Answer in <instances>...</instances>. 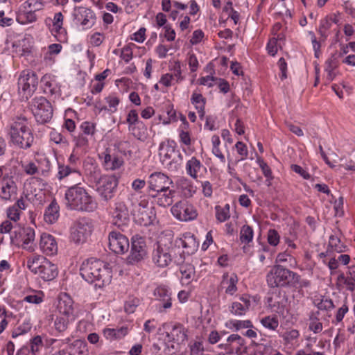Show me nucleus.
<instances>
[{
  "label": "nucleus",
  "instance_id": "obj_1",
  "mask_svg": "<svg viewBox=\"0 0 355 355\" xmlns=\"http://www.w3.org/2000/svg\"><path fill=\"white\" fill-rule=\"evenodd\" d=\"M80 271L83 278L91 284L95 283L96 287L103 288L111 282V268L99 259L91 258L84 261Z\"/></svg>",
  "mask_w": 355,
  "mask_h": 355
},
{
  "label": "nucleus",
  "instance_id": "obj_2",
  "mask_svg": "<svg viewBox=\"0 0 355 355\" xmlns=\"http://www.w3.org/2000/svg\"><path fill=\"white\" fill-rule=\"evenodd\" d=\"M67 205L71 209L80 211L92 212L97 208L96 202L81 187H70L65 193Z\"/></svg>",
  "mask_w": 355,
  "mask_h": 355
},
{
  "label": "nucleus",
  "instance_id": "obj_3",
  "mask_svg": "<svg viewBox=\"0 0 355 355\" xmlns=\"http://www.w3.org/2000/svg\"><path fill=\"white\" fill-rule=\"evenodd\" d=\"M299 280L297 273L282 265H275L267 275V283L271 288L296 287Z\"/></svg>",
  "mask_w": 355,
  "mask_h": 355
},
{
  "label": "nucleus",
  "instance_id": "obj_4",
  "mask_svg": "<svg viewBox=\"0 0 355 355\" xmlns=\"http://www.w3.org/2000/svg\"><path fill=\"white\" fill-rule=\"evenodd\" d=\"M28 104V110L38 123H44L51 119L53 110L51 103L44 97L33 98Z\"/></svg>",
  "mask_w": 355,
  "mask_h": 355
},
{
  "label": "nucleus",
  "instance_id": "obj_5",
  "mask_svg": "<svg viewBox=\"0 0 355 355\" xmlns=\"http://www.w3.org/2000/svg\"><path fill=\"white\" fill-rule=\"evenodd\" d=\"M118 180L114 175H104L96 182V191L106 201L113 197L117 187Z\"/></svg>",
  "mask_w": 355,
  "mask_h": 355
},
{
  "label": "nucleus",
  "instance_id": "obj_6",
  "mask_svg": "<svg viewBox=\"0 0 355 355\" xmlns=\"http://www.w3.org/2000/svg\"><path fill=\"white\" fill-rule=\"evenodd\" d=\"M172 214L181 221H188L195 219L197 216V211L194 207L182 200L175 203L171 208Z\"/></svg>",
  "mask_w": 355,
  "mask_h": 355
},
{
  "label": "nucleus",
  "instance_id": "obj_7",
  "mask_svg": "<svg viewBox=\"0 0 355 355\" xmlns=\"http://www.w3.org/2000/svg\"><path fill=\"white\" fill-rule=\"evenodd\" d=\"M149 194L158 192L167 191L171 186L173 187V181L162 173H154L149 177L148 181Z\"/></svg>",
  "mask_w": 355,
  "mask_h": 355
},
{
  "label": "nucleus",
  "instance_id": "obj_8",
  "mask_svg": "<svg viewBox=\"0 0 355 355\" xmlns=\"http://www.w3.org/2000/svg\"><path fill=\"white\" fill-rule=\"evenodd\" d=\"M273 291L268 298V305L277 313L284 314L288 303V298L286 292L279 288H272Z\"/></svg>",
  "mask_w": 355,
  "mask_h": 355
},
{
  "label": "nucleus",
  "instance_id": "obj_9",
  "mask_svg": "<svg viewBox=\"0 0 355 355\" xmlns=\"http://www.w3.org/2000/svg\"><path fill=\"white\" fill-rule=\"evenodd\" d=\"M146 245L142 237L132 239L130 254L128 257V262L135 264L142 260L146 255Z\"/></svg>",
  "mask_w": 355,
  "mask_h": 355
},
{
  "label": "nucleus",
  "instance_id": "obj_10",
  "mask_svg": "<svg viewBox=\"0 0 355 355\" xmlns=\"http://www.w3.org/2000/svg\"><path fill=\"white\" fill-rule=\"evenodd\" d=\"M109 248L116 254H123L129 248V241L126 236L116 231L109 234Z\"/></svg>",
  "mask_w": 355,
  "mask_h": 355
},
{
  "label": "nucleus",
  "instance_id": "obj_11",
  "mask_svg": "<svg viewBox=\"0 0 355 355\" xmlns=\"http://www.w3.org/2000/svg\"><path fill=\"white\" fill-rule=\"evenodd\" d=\"M153 260L159 267H166L171 261V252L166 245H163L162 241L157 242V247L153 254Z\"/></svg>",
  "mask_w": 355,
  "mask_h": 355
},
{
  "label": "nucleus",
  "instance_id": "obj_12",
  "mask_svg": "<svg viewBox=\"0 0 355 355\" xmlns=\"http://www.w3.org/2000/svg\"><path fill=\"white\" fill-rule=\"evenodd\" d=\"M17 187L11 177H3L0 184V198L4 200L15 199Z\"/></svg>",
  "mask_w": 355,
  "mask_h": 355
},
{
  "label": "nucleus",
  "instance_id": "obj_13",
  "mask_svg": "<svg viewBox=\"0 0 355 355\" xmlns=\"http://www.w3.org/2000/svg\"><path fill=\"white\" fill-rule=\"evenodd\" d=\"M114 221L113 224L124 231L127 228V221L129 220L128 210L125 205L121 202L115 205V209L113 212Z\"/></svg>",
  "mask_w": 355,
  "mask_h": 355
},
{
  "label": "nucleus",
  "instance_id": "obj_14",
  "mask_svg": "<svg viewBox=\"0 0 355 355\" xmlns=\"http://www.w3.org/2000/svg\"><path fill=\"white\" fill-rule=\"evenodd\" d=\"M22 119L17 117L10 125L8 135L10 142L15 146L22 147Z\"/></svg>",
  "mask_w": 355,
  "mask_h": 355
},
{
  "label": "nucleus",
  "instance_id": "obj_15",
  "mask_svg": "<svg viewBox=\"0 0 355 355\" xmlns=\"http://www.w3.org/2000/svg\"><path fill=\"white\" fill-rule=\"evenodd\" d=\"M136 211L135 216L141 225L148 226L153 223L155 216L153 208H148L146 205L139 203L138 210Z\"/></svg>",
  "mask_w": 355,
  "mask_h": 355
},
{
  "label": "nucleus",
  "instance_id": "obj_16",
  "mask_svg": "<svg viewBox=\"0 0 355 355\" xmlns=\"http://www.w3.org/2000/svg\"><path fill=\"white\" fill-rule=\"evenodd\" d=\"M40 245L42 251L47 255L55 254L58 251L55 238L49 234L44 233L41 235Z\"/></svg>",
  "mask_w": 355,
  "mask_h": 355
},
{
  "label": "nucleus",
  "instance_id": "obj_17",
  "mask_svg": "<svg viewBox=\"0 0 355 355\" xmlns=\"http://www.w3.org/2000/svg\"><path fill=\"white\" fill-rule=\"evenodd\" d=\"M57 266L49 260H44L43 266L39 270L38 275L45 281H50L55 279L58 275Z\"/></svg>",
  "mask_w": 355,
  "mask_h": 355
},
{
  "label": "nucleus",
  "instance_id": "obj_18",
  "mask_svg": "<svg viewBox=\"0 0 355 355\" xmlns=\"http://www.w3.org/2000/svg\"><path fill=\"white\" fill-rule=\"evenodd\" d=\"M166 337L169 338V343L173 342L182 344L187 340V335L184 327L178 324L173 327L170 332L166 333Z\"/></svg>",
  "mask_w": 355,
  "mask_h": 355
},
{
  "label": "nucleus",
  "instance_id": "obj_19",
  "mask_svg": "<svg viewBox=\"0 0 355 355\" xmlns=\"http://www.w3.org/2000/svg\"><path fill=\"white\" fill-rule=\"evenodd\" d=\"M175 191L168 189L167 191H161L157 193H150L153 198H157V203L161 207H167L173 202Z\"/></svg>",
  "mask_w": 355,
  "mask_h": 355
},
{
  "label": "nucleus",
  "instance_id": "obj_20",
  "mask_svg": "<svg viewBox=\"0 0 355 355\" xmlns=\"http://www.w3.org/2000/svg\"><path fill=\"white\" fill-rule=\"evenodd\" d=\"M59 211L60 207L55 200H53L45 209L44 214V220L49 224L54 223L59 218Z\"/></svg>",
  "mask_w": 355,
  "mask_h": 355
},
{
  "label": "nucleus",
  "instance_id": "obj_21",
  "mask_svg": "<svg viewBox=\"0 0 355 355\" xmlns=\"http://www.w3.org/2000/svg\"><path fill=\"white\" fill-rule=\"evenodd\" d=\"M73 300L68 295L61 297L58 301V309L65 317H73Z\"/></svg>",
  "mask_w": 355,
  "mask_h": 355
},
{
  "label": "nucleus",
  "instance_id": "obj_22",
  "mask_svg": "<svg viewBox=\"0 0 355 355\" xmlns=\"http://www.w3.org/2000/svg\"><path fill=\"white\" fill-rule=\"evenodd\" d=\"M250 306V301L249 299L241 297L239 301L234 302L232 304L230 312L234 315L241 316L244 315L249 309Z\"/></svg>",
  "mask_w": 355,
  "mask_h": 355
},
{
  "label": "nucleus",
  "instance_id": "obj_23",
  "mask_svg": "<svg viewBox=\"0 0 355 355\" xmlns=\"http://www.w3.org/2000/svg\"><path fill=\"white\" fill-rule=\"evenodd\" d=\"M154 295L157 300L163 302V304H159V306H162L165 309L171 306V295L166 288L164 287H157L154 291Z\"/></svg>",
  "mask_w": 355,
  "mask_h": 355
},
{
  "label": "nucleus",
  "instance_id": "obj_24",
  "mask_svg": "<svg viewBox=\"0 0 355 355\" xmlns=\"http://www.w3.org/2000/svg\"><path fill=\"white\" fill-rule=\"evenodd\" d=\"M128 328L122 327L119 329H105L103 330L105 338L109 341L119 340L128 334Z\"/></svg>",
  "mask_w": 355,
  "mask_h": 355
},
{
  "label": "nucleus",
  "instance_id": "obj_25",
  "mask_svg": "<svg viewBox=\"0 0 355 355\" xmlns=\"http://www.w3.org/2000/svg\"><path fill=\"white\" fill-rule=\"evenodd\" d=\"M178 242L187 250V252L189 254L194 253L198 248V243L196 238L190 234L184 235V239H179Z\"/></svg>",
  "mask_w": 355,
  "mask_h": 355
},
{
  "label": "nucleus",
  "instance_id": "obj_26",
  "mask_svg": "<svg viewBox=\"0 0 355 355\" xmlns=\"http://www.w3.org/2000/svg\"><path fill=\"white\" fill-rule=\"evenodd\" d=\"M42 346V340L40 336H37L30 340L26 347H24V354L35 355Z\"/></svg>",
  "mask_w": 355,
  "mask_h": 355
},
{
  "label": "nucleus",
  "instance_id": "obj_27",
  "mask_svg": "<svg viewBox=\"0 0 355 355\" xmlns=\"http://www.w3.org/2000/svg\"><path fill=\"white\" fill-rule=\"evenodd\" d=\"M182 284H189L195 277V268L191 264L182 265L180 268Z\"/></svg>",
  "mask_w": 355,
  "mask_h": 355
},
{
  "label": "nucleus",
  "instance_id": "obj_28",
  "mask_svg": "<svg viewBox=\"0 0 355 355\" xmlns=\"http://www.w3.org/2000/svg\"><path fill=\"white\" fill-rule=\"evenodd\" d=\"M44 260L46 259L41 256H34L33 258H29L27 261V267L35 274H38L39 270L43 266Z\"/></svg>",
  "mask_w": 355,
  "mask_h": 355
},
{
  "label": "nucleus",
  "instance_id": "obj_29",
  "mask_svg": "<svg viewBox=\"0 0 355 355\" xmlns=\"http://www.w3.org/2000/svg\"><path fill=\"white\" fill-rule=\"evenodd\" d=\"M71 239L76 243H83L86 240V230L84 225L79 223L71 232Z\"/></svg>",
  "mask_w": 355,
  "mask_h": 355
},
{
  "label": "nucleus",
  "instance_id": "obj_30",
  "mask_svg": "<svg viewBox=\"0 0 355 355\" xmlns=\"http://www.w3.org/2000/svg\"><path fill=\"white\" fill-rule=\"evenodd\" d=\"M191 101L193 104L196 105V108L198 110L199 116L200 119H202L205 115V98L200 94L193 93Z\"/></svg>",
  "mask_w": 355,
  "mask_h": 355
},
{
  "label": "nucleus",
  "instance_id": "obj_31",
  "mask_svg": "<svg viewBox=\"0 0 355 355\" xmlns=\"http://www.w3.org/2000/svg\"><path fill=\"white\" fill-rule=\"evenodd\" d=\"M24 301L28 303H34L38 304L42 302L43 293L40 291L30 290L29 291L24 292Z\"/></svg>",
  "mask_w": 355,
  "mask_h": 355
},
{
  "label": "nucleus",
  "instance_id": "obj_32",
  "mask_svg": "<svg viewBox=\"0 0 355 355\" xmlns=\"http://www.w3.org/2000/svg\"><path fill=\"white\" fill-rule=\"evenodd\" d=\"M26 80H24V92L29 89V92L34 91L37 85V78L34 72L28 71L26 74Z\"/></svg>",
  "mask_w": 355,
  "mask_h": 355
},
{
  "label": "nucleus",
  "instance_id": "obj_33",
  "mask_svg": "<svg viewBox=\"0 0 355 355\" xmlns=\"http://www.w3.org/2000/svg\"><path fill=\"white\" fill-rule=\"evenodd\" d=\"M329 248L333 251L338 253L346 252L347 250V245L340 243V239L334 235H331L329 238Z\"/></svg>",
  "mask_w": 355,
  "mask_h": 355
},
{
  "label": "nucleus",
  "instance_id": "obj_34",
  "mask_svg": "<svg viewBox=\"0 0 355 355\" xmlns=\"http://www.w3.org/2000/svg\"><path fill=\"white\" fill-rule=\"evenodd\" d=\"M85 347V343L80 340H76L70 343L67 349L69 355H80L83 354L82 348Z\"/></svg>",
  "mask_w": 355,
  "mask_h": 355
},
{
  "label": "nucleus",
  "instance_id": "obj_35",
  "mask_svg": "<svg viewBox=\"0 0 355 355\" xmlns=\"http://www.w3.org/2000/svg\"><path fill=\"white\" fill-rule=\"evenodd\" d=\"M22 205V198H20L17 201V203L12 207H10L7 211L8 217L14 221H17L20 218L21 205Z\"/></svg>",
  "mask_w": 355,
  "mask_h": 355
},
{
  "label": "nucleus",
  "instance_id": "obj_36",
  "mask_svg": "<svg viewBox=\"0 0 355 355\" xmlns=\"http://www.w3.org/2000/svg\"><path fill=\"white\" fill-rule=\"evenodd\" d=\"M200 162L196 157H192L187 164V171L193 178H197V171L200 168Z\"/></svg>",
  "mask_w": 355,
  "mask_h": 355
},
{
  "label": "nucleus",
  "instance_id": "obj_37",
  "mask_svg": "<svg viewBox=\"0 0 355 355\" xmlns=\"http://www.w3.org/2000/svg\"><path fill=\"white\" fill-rule=\"evenodd\" d=\"M58 169L59 171L58 173V177L60 180H62V178L71 175L74 176L75 178L80 177V173L78 171L72 169L68 166L59 165Z\"/></svg>",
  "mask_w": 355,
  "mask_h": 355
},
{
  "label": "nucleus",
  "instance_id": "obj_38",
  "mask_svg": "<svg viewBox=\"0 0 355 355\" xmlns=\"http://www.w3.org/2000/svg\"><path fill=\"white\" fill-rule=\"evenodd\" d=\"M253 238L252 228L249 225H243L240 231V240L242 243H249Z\"/></svg>",
  "mask_w": 355,
  "mask_h": 355
},
{
  "label": "nucleus",
  "instance_id": "obj_39",
  "mask_svg": "<svg viewBox=\"0 0 355 355\" xmlns=\"http://www.w3.org/2000/svg\"><path fill=\"white\" fill-rule=\"evenodd\" d=\"M216 216L218 220L223 222L230 217V205H225L224 207L220 206L216 207Z\"/></svg>",
  "mask_w": 355,
  "mask_h": 355
},
{
  "label": "nucleus",
  "instance_id": "obj_40",
  "mask_svg": "<svg viewBox=\"0 0 355 355\" xmlns=\"http://www.w3.org/2000/svg\"><path fill=\"white\" fill-rule=\"evenodd\" d=\"M238 282V277L236 275L233 274L229 279L223 280V284H227L225 292L230 295H233L237 290L236 283Z\"/></svg>",
  "mask_w": 355,
  "mask_h": 355
},
{
  "label": "nucleus",
  "instance_id": "obj_41",
  "mask_svg": "<svg viewBox=\"0 0 355 355\" xmlns=\"http://www.w3.org/2000/svg\"><path fill=\"white\" fill-rule=\"evenodd\" d=\"M69 318L65 316L57 317L54 326L58 332H64L67 330L69 324Z\"/></svg>",
  "mask_w": 355,
  "mask_h": 355
},
{
  "label": "nucleus",
  "instance_id": "obj_42",
  "mask_svg": "<svg viewBox=\"0 0 355 355\" xmlns=\"http://www.w3.org/2000/svg\"><path fill=\"white\" fill-rule=\"evenodd\" d=\"M261 324L266 328L275 330L279 325L278 320L276 317H265L261 320Z\"/></svg>",
  "mask_w": 355,
  "mask_h": 355
},
{
  "label": "nucleus",
  "instance_id": "obj_43",
  "mask_svg": "<svg viewBox=\"0 0 355 355\" xmlns=\"http://www.w3.org/2000/svg\"><path fill=\"white\" fill-rule=\"evenodd\" d=\"M268 243L273 246H276L279 241V235L274 229L269 230L268 232Z\"/></svg>",
  "mask_w": 355,
  "mask_h": 355
},
{
  "label": "nucleus",
  "instance_id": "obj_44",
  "mask_svg": "<svg viewBox=\"0 0 355 355\" xmlns=\"http://www.w3.org/2000/svg\"><path fill=\"white\" fill-rule=\"evenodd\" d=\"M231 324L236 329V331L252 327V323L250 320H234L231 321Z\"/></svg>",
  "mask_w": 355,
  "mask_h": 355
},
{
  "label": "nucleus",
  "instance_id": "obj_45",
  "mask_svg": "<svg viewBox=\"0 0 355 355\" xmlns=\"http://www.w3.org/2000/svg\"><path fill=\"white\" fill-rule=\"evenodd\" d=\"M181 343H169V338L167 340L166 352L168 354L172 355L180 351Z\"/></svg>",
  "mask_w": 355,
  "mask_h": 355
},
{
  "label": "nucleus",
  "instance_id": "obj_46",
  "mask_svg": "<svg viewBox=\"0 0 355 355\" xmlns=\"http://www.w3.org/2000/svg\"><path fill=\"white\" fill-rule=\"evenodd\" d=\"M41 3L37 0H28L24 3V8L25 10L33 9L36 11L40 10Z\"/></svg>",
  "mask_w": 355,
  "mask_h": 355
},
{
  "label": "nucleus",
  "instance_id": "obj_47",
  "mask_svg": "<svg viewBox=\"0 0 355 355\" xmlns=\"http://www.w3.org/2000/svg\"><path fill=\"white\" fill-rule=\"evenodd\" d=\"M277 40L276 38H272L268 43L267 50L268 53L274 56L277 53Z\"/></svg>",
  "mask_w": 355,
  "mask_h": 355
},
{
  "label": "nucleus",
  "instance_id": "obj_48",
  "mask_svg": "<svg viewBox=\"0 0 355 355\" xmlns=\"http://www.w3.org/2000/svg\"><path fill=\"white\" fill-rule=\"evenodd\" d=\"M227 343H231L232 345L233 343H236V344L241 346H244V344L245 343V340L238 334L230 335L227 338Z\"/></svg>",
  "mask_w": 355,
  "mask_h": 355
},
{
  "label": "nucleus",
  "instance_id": "obj_49",
  "mask_svg": "<svg viewBox=\"0 0 355 355\" xmlns=\"http://www.w3.org/2000/svg\"><path fill=\"white\" fill-rule=\"evenodd\" d=\"M80 128L85 135H93L95 130V126L94 123L88 121H85L82 123Z\"/></svg>",
  "mask_w": 355,
  "mask_h": 355
},
{
  "label": "nucleus",
  "instance_id": "obj_50",
  "mask_svg": "<svg viewBox=\"0 0 355 355\" xmlns=\"http://www.w3.org/2000/svg\"><path fill=\"white\" fill-rule=\"evenodd\" d=\"M24 232L26 234V238H24V245L28 244L29 243L34 241L35 239V231L31 227H28L26 229L24 228Z\"/></svg>",
  "mask_w": 355,
  "mask_h": 355
},
{
  "label": "nucleus",
  "instance_id": "obj_51",
  "mask_svg": "<svg viewBox=\"0 0 355 355\" xmlns=\"http://www.w3.org/2000/svg\"><path fill=\"white\" fill-rule=\"evenodd\" d=\"M310 319L311 320V322L309 323V329L315 334L320 332L322 330V324L318 320H314L312 316Z\"/></svg>",
  "mask_w": 355,
  "mask_h": 355
},
{
  "label": "nucleus",
  "instance_id": "obj_52",
  "mask_svg": "<svg viewBox=\"0 0 355 355\" xmlns=\"http://www.w3.org/2000/svg\"><path fill=\"white\" fill-rule=\"evenodd\" d=\"M63 21V15L61 12H58L54 16V21L53 26L56 31V32H59V31L62 28Z\"/></svg>",
  "mask_w": 355,
  "mask_h": 355
},
{
  "label": "nucleus",
  "instance_id": "obj_53",
  "mask_svg": "<svg viewBox=\"0 0 355 355\" xmlns=\"http://www.w3.org/2000/svg\"><path fill=\"white\" fill-rule=\"evenodd\" d=\"M331 23L329 21L328 19H324L321 21V24L319 28V33L321 35V37L326 38V31L329 29L331 27Z\"/></svg>",
  "mask_w": 355,
  "mask_h": 355
},
{
  "label": "nucleus",
  "instance_id": "obj_54",
  "mask_svg": "<svg viewBox=\"0 0 355 355\" xmlns=\"http://www.w3.org/2000/svg\"><path fill=\"white\" fill-rule=\"evenodd\" d=\"M236 148L238 153L242 156L241 159H243L248 156V150L246 146L241 141H238L236 145Z\"/></svg>",
  "mask_w": 355,
  "mask_h": 355
},
{
  "label": "nucleus",
  "instance_id": "obj_55",
  "mask_svg": "<svg viewBox=\"0 0 355 355\" xmlns=\"http://www.w3.org/2000/svg\"><path fill=\"white\" fill-rule=\"evenodd\" d=\"M299 335L300 334L297 330L293 329L290 331L286 332L284 334L283 338L287 343H290L294 339H296Z\"/></svg>",
  "mask_w": 355,
  "mask_h": 355
},
{
  "label": "nucleus",
  "instance_id": "obj_56",
  "mask_svg": "<svg viewBox=\"0 0 355 355\" xmlns=\"http://www.w3.org/2000/svg\"><path fill=\"white\" fill-rule=\"evenodd\" d=\"M318 309L321 310H330L334 307V303L331 300H322L318 304Z\"/></svg>",
  "mask_w": 355,
  "mask_h": 355
},
{
  "label": "nucleus",
  "instance_id": "obj_57",
  "mask_svg": "<svg viewBox=\"0 0 355 355\" xmlns=\"http://www.w3.org/2000/svg\"><path fill=\"white\" fill-rule=\"evenodd\" d=\"M291 168L293 171L300 174L304 179L308 180L310 178V175L309 174V173L304 171L301 166L297 164H292Z\"/></svg>",
  "mask_w": 355,
  "mask_h": 355
},
{
  "label": "nucleus",
  "instance_id": "obj_58",
  "mask_svg": "<svg viewBox=\"0 0 355 355\" xmlns=\"http://www.w3.org/2000/svg\"><path fill=\"white\" fill-rule=\"evenodd\" d=\"M121 57L126 62H129L132 58V52L131 48L126 46L123 48Z\"/></svg>",
  "mask_w": 355,
  "mask_h": 355
},
{
  "label": "nucleus",
  "instance_id": "obj_59",
  "mask_svg": "<svg viewBox=\"0 0 355 355\" xmlns=\"http://www.w3.org/2000/svg\"><path fill=\"white\" fill-rule=\"evenodd\" d=\"M203 37V32L201 30H196L193 33V36L190 42L193 44H196L201 41Z\"/></svg>",
  "mask_w": 355,
  "mask_h": 355
},
{
  "label": "nucleus",
  "instance_id": "obj_60",
  "mask_svg": "<svg viewBox=\"0 0 355 355\" xmlns=\"http://www.w3.org/2000/svg\"><path fill=\"white\" fill-rule=\"evenodd\" d=\"M278 64H279V69L282 71L281 79L284 80L287 78V75H286L287 64L284 58H281L279 60Z\"/></svg>",
  "mask_w": 355,
  "mask_h": 355
},
{
  "label": "nucleus",
  "instance_id": "obj_61",
  "mask_svg": "<svg viewBox=\"0 0 355 355\" xmlns=\"http://www.w3.org/2000/svg\"><path fill=\"white\" fill-rule=\"evenodd\" d=\"M165 34L164 36L168 41H173L175 37V31L168 25L164 26Z\"/></svg>",
  "mask_w": 355,
  "mask_h": 355
},
{
  "label": "nucleus",
  "instance_id": "obj_62",
  "mask_svg": "<svg viewBox=\"0 0 355 355\" xmlns=\"http://www.w3.org/2000/svg\"><path fill=\"white\" fill-rule=\"evenodd\" d=\"M336 58L332 55L331 58L326 62L325 71H334L338 66Z\"/></svg>",
  "mask_w": 355,
  "mask_h": 355
},
{
  "label": "nucleus",
  "instance_id": "obj_63",
  "mask_svg": "<svg viewBox=\"0 0 355 355\" xmlns=\"http://www.w3.org/2000/svg\"><path fill=\"white\" fill-rule=\"evenodd\" d=\"M137 121L138 114L137 111L135 110H130L127 117V122L129 123V125H133L135 124Z\"/></svg>",
  "mask_w": 355,
  "mask_h": 355
},
{
  "label": "nucleus",
  "instance_id": "obj_64",
  "mask_svg": "<svg viewBox=\"0 0 355 355\" xmlns=\"http://www.w3.org/2000/svg\"><path fill=\"white\" fill-rule=\"evenodd\" d=\"M145 32L146 28L143 27L141 28L137 33L134 34V38H132V40H135L138 42H143L145 40Z\"/></svg>",
  "mask_w": 355,
  "mask_h": 355
}]
</instances>
